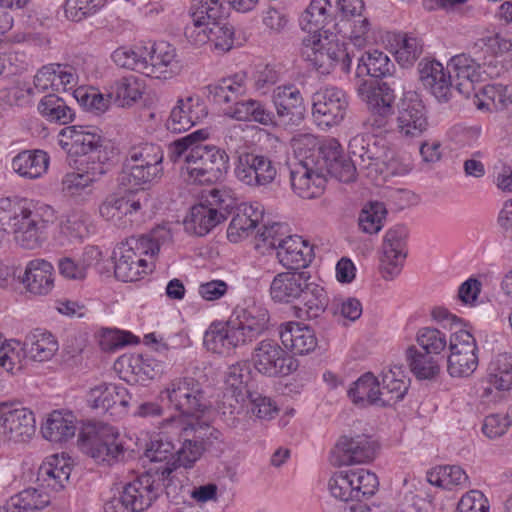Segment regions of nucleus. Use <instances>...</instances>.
Here are the masks:
<instances>
[{
    "mask_svg": "<svg viewBox=\"0 0 512 512\" xmlns=\"http://www.w3.org/2000/svg\"><path fill=\"white\" fill-rule=\"evenodd\" d=\"M386 209L383 203L374 202L364 207L360 213L358 224L368 234L378 233L383 227Z\"/></svg>",
    "mask_w": 512,
    "mask_h": 512,
    "instance_id": "774afa93",
    "label": "nucleus"
},
{
    "mask_svg": "<svg viewBox=\"0 0 512 512\" xmlns=\"http://www.w3.org/2000/svg\"><path fill=\"white\" fill-rule=\"evenodd\" d=\"M334 29L357 48L365 47L372 39L371 23L363 14L351 19H339L334 23Z\"/></svg>",
    "mask_w": 512,
    "mask_h": 512,
    "instance_id": "a19ab883",
    "label": "nucleus"
},
{
    "mask_svg": "<svg viewBox=\"0 0 512 512\" xmlns=\"http://www.w3.org/2000/svg\"><path fill=\"white\" fill-rule=\"evenodd\" d=\"M348 98L337 87H326L313 94L312 115L319 125L328 127L340 124L346 115Z\"/></svg>",
    "mask_w": 512,
    "mask_h": 512,
    "instance_id": "4468645a",
    "label": "nucleus"
},
{
    "mask_svg": "<svg viewBox=\"0 0 512 512\" xmlns=\"http://www.w3.org/2000/svg\"><path fill=\"white\" fill-rule=\"evenodd\" d=\"M234 174L238 181L251 188L267 187L275 181L278 168L268 156L244 152L236 160Z\"/></svg>",
    "mask_w": 512,
    "mask_h": 512,
    "instance_id": "9b49d317",
    "label": "nucleus"
},
{
    "mask_svg": "<svg viewBox=\"0 0 512 512\" xmlns=\"http://www.w3.org/2000/svg\"><path fill=\"white\" fill-rule=\"evenodd\" d=\"M302 56L321 73H329L339 66L343 72H349L352 55L337 36L326 31L308 35L302 42Z\"/></svg>",
    "mask_w": 512,
    "mask_h": 512,
    "instance_id": "20e7f679",
    "label": "nucleus"
},
{
    "mask_svg": "<svg viewBox=\"0 0 512 512\" xmlns=\"http://www.w3.org/2000/svg\"><path fill=\"white\" fill-rule=\"evenodd\" d=\"M117 365L125 368L127 373L134 375L136 381L154 379L162 374L164 369V364L161 361L141 354L123 355L118 359Z\"/></svg>",
    "mask_w": 512,
    "mask_h": 512,
    "instance_id": "58836bf2",
    "label": "nucleus"
},
{
    "mask_svg": "<svg viewBox=\"0 0 512 512\" xmlns=\"http://www.w3.org/2000/svg\"><path fill=\"white\" fill-rule=\"evenodd\" d=\"M408 231L404 226L397 225L389 229L383 241L381 271L385 279L397 276L407 255L406 239Z\"/></svg>",
    "mask_w": 512,
    "mask_h": 512,
    "instance_id": "f3484780",
    "label": "nucleus"
},
{
    "mask_svg": "<svg viewBox=\"0 0 512 512\" xmlns=\"http://www.w3.org/2000/svg\"><path fill=\"white\" fill-rule=\"evenodd\" d=\"M163 393L171 407L179 411L183 417L198 416L209 407L203 385L193 377L184 376L171 380Z\"/></svg>",
    "mask_w": 512,
    "mask_h": 512,
    "instance_id": "6e6552de",
    "label": "nucleus"
},
{
    "mask_svg": "<svg viewBox=\"0 0 512 512\" xmlns=\"http://www.w3.org/2000/svg\"><path fill=\"white\" fill-rule=\"evenodd\" d=\"M39 113L50 122L66 125L74 118L72 109L55 94L44 96L38 104Z\"/></svg>",
    "mask_w": 512,
    "mask_h": 512,
    "instance_id": "4d7b16f0",
    "label": "nucleus"
},
{
    "mask_svg": "<svg viewBox=\"0 0 512 512\" xmlns=\"http://www.w3.org/2000/svg\"><path fill=\"white\" fill-rule=\"evenodd\" d=\"M409 380L402 367H393L381 375L380 406H391L402 400L408 390Z\"/></svg>",
    "mask_w": 512,
    "mask_h": 512,
    "instance_id": "f704fd0d",
    "label": "nucleus"
},
{
    "mask_svg": "<svg viewBox=\"0 0 512 512\" xmlns=\"http://www.w3.org/2000/svg\"><path fill=\"white\" fill-rule=\"evenodd\" d=\"M21 282L29 293L47 295L54 288V267L44 259L31 260L26 265Z\"/></svg>",
    "mask_w": 512,
    "mask_h": 512,
    "instance_id": "a878e982",
    "label": "nucleus"
},
{
    "mask_svg": "<svg viewBox=\"0 0 512 512\" xmlns=\"http://www.w3.org/2000/svg\"><path fill=\"white\" fill-rule=\"evenodd\" d=\"M167 234L163 229L150 234L131 237L114 251V274L123 282H133L147 272L148 263L143 256H154L160 249V238Z\"/></svg>",
    "mask_w": 512,
    "mask_h": 512,
    "instance_id": "f03ea898",
    "label": "nucleus"
},
{
    "mask_svg": "<svg viewBox=\"0 0 512 512\" xmlns=\"http://www.w3.org/2000/svg\"><path fill=\"white\" fill-rule=\"evenodd\" d=\"M331 0H312L300 17V25L309 35L325 33V27L332 21L336 22Z\"/></svg>",
    "mask_w": 512,
    "mask_h": 512,
    "instance_id": "2f4dec72",
    "label": "nucleus"
},
{
    "mask_svg": "<svg viewBox=\"0 0 512 512\" xmlns=\"http://www.w3.org/2000/svg\"><path fill=\"white\" fill-rule=\"evenodd\" d=\"M106 172L107 167L97 164L87 165L86 170L82 173H67L61 181V190L67 196H79Z\"/></svg>",
    "mask_w": 512,
    "mask_h": 512,
    "instance_id": "79ce46f5",
    "label": "nucleus"
},
{
    "mask_svg": "<svg viewBox=\"0 0 512 512\" xmlns=\"http://www.w3.org/2000/svg\"><path fill=\"white\" fill-rule=\"evenodd\" d=\"M149 50L146 46L120 47L113 54L114 63L147 76Z\"/></svg>",
    "mask_w": 512,
    "mask_h": 512,
    "instance_id": "3c124183",
    "label": "nucleus"
},
{
    "mask_svg": "<svg viewBox=\"0 0 512 512\" xmlns=\"http://www.w3.org/2000/svg\"><path fill=\"white\" fill-rule=\"evenodd\" d=\"M509 87L502 84L486 85L482 89V97L475 103L477 108L489 111L506 109L512 103Z\"/></svg>",
    "mask_w": 512,
    "mask_h": 512,
    "instance_id": "bf43d9fd",
    "label": "nucleus"
},
{
    "mask_svg": "<svg viewBox=\"0 0 512 512\" xmlns=\"http://www.w3.org/2000/svg\"><path fill=\"white\" fill-rule=\"evenodd\" d=\"M130 400L131 396L127 389L114 384L102 383L89 391V401L92 407L103 411H109L117 405L127 408Z\"/></svg>",
    "mask_w": 512,
    "mask_h": 512,
    "instance_id": "473e14b6",
    "label": "nucleus"
},
{
    "mask_svg": "<svg viewBox=\"0 0 512 512\" xmlns=\"http://www.w3.org/2000/svg\"><path fill=\"white\" fill-rule=\"evenodd\" d=\"M118 436L108 425L89 423L80 430L78 444L82 452L96 462L111 464L124 455V447Z\"/></svg>",
    "mask_w": 512,
    "mask_h": 512,
    "instance_id": "0eeeda50",
    "label": "nucleus"
},
{
    "mask_svg": "<svg viewBox=\"0 0 512 512\" xmlns=\"http://www.w3.org/2000/svg\"><path fill=\"white\" fill-rule=\"evenodd\" d=\"M235 320L238 321V325H242V329L246 330L247 334L250 333L249 336L257 338L266 330L269 314L265 308L252 305L241 310Z\"/></svg>",
    "mask_w": 512,
    "mask_h": 512,
    "instance_id": "680f3d73",
    "label": "nucleus"
},
{
    "mask_svg": "<svg viewBox=\"0 0 512 512\" xmlns=\"http://www.w3.org/2000/svg\"><path fill=\"white\" fill-rule=\"evenodd\" d=\"M276 257L287 269L299 271L312 261L313 250L300 236L291 235L283 244H278Z\"/></svg>",
    "mask_w": 512,
    "mask_h": 512,
    "instance_id": "c85d7f7f",
    "label": "nucleus"
},
{
    "mask_svg": "<svg viewBox=\"0 0 512 512\" xmlns=\"http://www.w3.org/2000/svg\"><path fill=\"white\" fill-rule=\"evenodd\" d=\"M144 85L137 77L129 76L116 80L109 89L108 97L121 107L130 106L143 94Z\"/></svg>",
    "mask_w": 512,
    "mask_h": 512,
    "instance_id": "8fccbe9b",
    "label": "nucleus"
},
{
    "mask_svg": "<svg viewBox=\"0 0 512 512\" xmlns=\"http://www.w3.org/2000/svg\"><path fill=\"white\" fill-rule=\"evenodd\" d=\"M379 481L375 473L364 468H349L335 472L328 482L330 494L344 502L360 501L378 490ZM344 512H377L368 505L357 502L345 507Z\"/></svg>",
    "mask_w": 512,
    "mask_h": 512,
    "instance_id": "7ed1b4c3",
    "label": "nucleus"
},
{
    "mask_svg": "<svg viewBox=\"0 0 512 512\" xmlns=\"http://www.w3.org/2000/svg\"><path fill=\"white\" fill-rule=\"evenodd\" d=\"M163 151L157 144L142 142L128 150L123 172L131 186L145 188L163 175Z\"/></svg>",
    "mask_w": 512,
    "mask_h": 512,
    "instance_id": "39448f33",
    "label": "nucleus"
},
{
    "mask_svg": "<svg viewBox=\"0 0 512 512\" xmlns=\"http://www.w3.org/2000/svg\"><path fill=\"white\" fill-rule=\"evenodd\" d=\"M72 467L64 455H51L40 465L36 482L52 491L62 490L69 481Z\"/></svg>",
    "mask_w": 512,
    "mask_h": 512,
    "instance_id": "393cba45",
    "label": "nucleus"
},
{
    "mask_svg": "<svg viewBox=\"0 0 512 512\" xmlns=\"http://www.w3.org/2000/svg\"><path fill=\"white\" fill-rule=\"evenodd\" d=\"M46 221L32 211L25 202L10 198L0 199V229L14 236L31 229H45Z\"/></svg>",
    "mask_w": 512,
    "mask_h": 512,
    "instance_id": "ddd939ff",
    "label": "nucleus"
},
{
    "mask_svg": "<svg viewBox=\"0 0 512 512\" xmlns=\"http://www.w3.org/2000/svg\"><path fill=\"white\" fill-rule=\"evenodd\" d=\"M208 137L206 129H199L168 145V159L179 164L192 183L212 184L228 171L229 155L215 145L202 144Z\"/></svg>",
    "mask_w": 512,
    "mask_h": 512,
    "instance_id": "f257e3e1",
    "label": "nucleus"
},
{
    "mask_svg": "<svg viewBox=\"0 0 512 512\" xmlns=\"http://www.w3.org/2000/svg\"><path fill=\"white\" fill-rule=\"evenodd\" d=\"M391 66L390 59L385 53L379 50L368 51L358 59L356 75L381 78L390 73Z\"/></svg>",
    "mask_w": 512,
    "mask_h": 512,
    "instance_id": "6e6d98bb",
    "label": "nucleus"
},
{
    "mask_svg": "<svg viewBox=\"0 0 512 512\" xmlns=\"http://www.w3.org/2000/svg\"><path fill=\"white\" fill-rule=\"evenodd\" d=\"M126 504L133 512H141L151 506L158 497V487L153 476L147 472L124 486L122 492Z\"/></svg>",
    "mask_w": 512,
    "mask_h": 512,
    "instance_id": "bb28decb",
    "label": "nucleus"
},
{
    "mask_svg": "<svg viewBox=\"0 0 512 512\" xmlns=\"http://www.w3.org/2000/svg\"><path fill=\"white\" fill-rule=\"evenodd\" d=\"M165 432L171 436L189 437L194 443L200 444L203 450L220 435L217 429L206 424H193L183 416H173L172 421L166 424Z\"/></svg>",
    "mask_w": 512,
    "mask_h": 512,
    "instance_id": "cd10ccee",
    "label": "nucleus"
},
{
    "mask_svg": "<svg viewBox=\"0 0 512 512\" xmlns=\"http://www.w3.org/2000/svg\"><path fill=\"white\" fill-rule=\"evenodd\" d=\"M261 217V212L253 209L252 206L244 207L239 210L232 218L227 230V237L231 242H239L246 238L249 233L257 226Z\"/></svg>",
    "mask_w": 512,
    "mask_h": 512,
    "instance_id": "5fc2aeb1",
    "label": "nucleus"
},
{
    "mask_svg": "<svg viewBox=\"0 0 512 512\" xmlns=\"http://www.w3.org/2000/svg\"><path fill=\"white\" fill-rule=\"evenodd\" d=\"M488 382L498 391L512 389V354H498L490 363Z\"/></svg>",
    "mask_w": 512,
    "mask_h": 512,
    "instance_id": "603ef678",
    "label": "nucleus"
},
{
    "mask_svg": "<svg viewBox=\"0 0 512 512\" xmlns=\"http://www.w3.org/2000/svg\"><path fill=\"white\" fill-rule=\"evenodd\" d=\"M221 222L223 220L219 211L213 210L205 203H199L191 208L184 220V226L188 233L204 236Z\"/></svg>",
    "mask_w": 512,
    "mask_h": 512,
    "instance_id": "4c0bfd02",
    "label": "nucleus"
},
{
    "mask_svg": "<svg viewBox=\"0 0 512 512\" xmlns=\"http://www.w3.org/2000/svg\"><path fill=\"white\" fill-rule=\"evenodd\" d=\"M348 396L353 403L367 406H380V382L370 372L363 374L348 390Z\"/></svg>",
    "mask_w": 512,
    "mask_h": 512,
    "instance_id": "49530a36",
    "label": "nucleus"
},
{
    "mask_svg": "<svg viewBox=\"0 0 512 512\" xmlns=\"http://www.w3.org/2000/svg\"><path fill=\"white\" fill-rule=\"evenodd\" d=\"M250 368L246 362L230 365L224 373L225 396H230L236 403H241L251 393L248 390Z\"/></svg>",
    "mask_w": 512,
    "mask_h": 512,
    "instance_id": "ea45409f",
    "label": "nucleus"
},
{
    "mask_svg": "<svg viewBox=\"0 0 512 512\" xmlns=\"http://www.w3.org/2000/svg\"><path fill=\"white\" fill-rule=\"evenodd\" d=\"M207 116L206 107L199 98L187 97L179 99L171 110L167 120V128L173 132L189 130Z\"/></svg>",
    "mask_w": 512,
    "mask_h": 512,
    "instance_id": "b1692460",
    "label": "nucleus"
},
{
    "mask_svg": "<svg viewBox=\"0 0 512 512\" xmlns=\"http://www.w3.org/2000/svg\"><path fill=\"white\" fill-rule=\"evenodd\" d=\"M427 480L432 485L452 489L454 486L465 485L468 476L459 466H439L428 473Z\"/></svg>",
    "mask_w": 512,
    "mask_h": 512,
    "instance_id": "e2e57ef3",
    "label": "nucleus"
},
{
    "mask_svg": "<svg viewBox=\"0 0 512 512\" xmlns=\"http://www.w3.org/2000/svg\"><path fill=\"white\" fill-rule=\"evenodd\" d=\"M420 79L439 102H448L452 97L453 81L450 70L445 71L438 61H426L420 64Z\"/></svg>",
    "mask_w": 512,
    "mask_h": 512,
    "instance_id": "5701e85b",
    "label": "nucleus"
},
{
    "mask_svg": "<svg viewBox=\"0 0 512 512\" xmlns=\"http://www.w3.org/2000/svg\"><path fill=\"white\" fill-rule=\"evenodd\" d=\"M50 504L47 493L27 488L13 496L0 507V512H41Z\"/></svg>",
    "mask_w": 512,
    "mask_h": 512,
    "instance_id": "e433bc0d",
    "label": "nucleus"
},
{
    "mask_svg": "<svg viewBox=\"0 0 512 512\" xmlns=\"http://www.w3.org/2000/svg\"><path fill=\"white\" fill-rule=\"evenodd\" d=\"M448 68L454 73L455 88L466 96L474 89V84L484 80V75L491 78L500 76L507 67L503 64L500 68L492 60H484L477 63L470 55L462 53L453 56L448 62Z\"/></svg>",
    "mask_w": 512,
    "mask_h": 512,
    "instance_id": "1a4fd4ad",
    "label": "nucleus"
},
{
    "mask_svg": "<svg viewBox=\"0 0 512 512\" xmlns=\"http://www.w3.org/2000/svg\"><path fill=\"white\" fill-rule=\"evenodd\" d=\"M24 352V347L18 341H8L0 349V367L12 375L20 373L25 364Z\"/></svg>",
    "mask_w": 512,
    "mask_h": 512,
    "instance_id": "338daca9",
    "label": "nucleus"
},
{
    "mask_svg": "<svg viewBox=\"0 0 512 512\" xmlns=\"http://www.w3.org/2000/svg\"><path fill=\"white\" fill-rule=\"evenodd\" d=\"M303 293L300 299L304 303V309L299 308V311L304 312L308 319H316L320 317L327 309L329 298L327 292L323 287L309 281L308 288Z\"/></svg>",
    "mask_w": 512,
    "mask_h": 512,
    "instance_id": "052dcab7",
    "label": "nucleus"
},
{
    "mask_svg": "<svg viewBox=\"0 0 512 512\" xmlns=\"http://www.w3.org/2000/svg\"><path fill=\"white\" fill-rule=\"evenodd\" d=\"M76 423V416L71 411L54 410L48 415L41 432L50 442H66L74 437L77 430Z\"/></svg>",
    "mask_w": 512,
    "mask_h": 512,
    "instance_id": "c756f323",
    "label": "nucleus"
},
{
    "mask_svg": "<svg viewBox=\"0 0 512 512\" xmlns=\"http://www.w3.org/2000/svg\"><path fill=\"white\" fill-rule=\"evenodd\" d=\"M223 16L224 11L219 0H196L191 13V19L196 25L206 24V27L223 20Z\"/></svg>",
    "mask_w": 512,
    "mask_h": 512,
    "instance_id": "69168bd1",
    "label": "nucleus"
},
{
    "mask_svg": "<svg viewBox=\"0 0 512 512\" xmlns=\"http://www.w3.org/2000/svg\"><path fill=\"white\" fill-rule=\"evenodd\" d=\"M148 50V77L167 79L180 72L181 65L177 58L176 48L170 43L160 41Z\"/></svg>",
    "mask_w": 512,
    "mask_h": 512,
    "instance_id": "4be33fe9",
    "label": "nucleus"
},
{
    "mask_svg": "<svg viewBox=\"0 0 512 512\" xmlns=\"http://www.w3.org/2000/svg\"><path fill=\"white\" fill-rule=\"evenodd\" d=\"M280 339L286 349L298 355L308 354L317 346L314 331L296 322H288L281 326Z\"/></svg>",
    "mask_w": 512,
    "mask_h": 512,
    "instance_id": "7c9ffc66",
    "label": "nucleus"
},
{
    "mask_svg": "<svg viewBox=\"0 0 512 512\" xmlns=\"http://www.w3.org/2000/svg\"><path fill=\"white\" fill-rule=\"evenodd\" d=\"M23 347L27 356L35 362L51 360L59 348L56 338L41 329L31 331L25 337Z\"/></svg>",
    "mask_w": 512,
    "mask_h": 512,
    "instance_id": "72a5a7b5",
    "label": "nucleus"
},
{
    "mask_svg": "<svg viewBox=\"0 0 512 512\" xmlns=\"http://www.w3.org/2000/svg\"><path fill=\"white\" fill-rule=\"evenodd\" d=\"M338 466L365 464L375 458L376 444L367 435L342 436L335 445Z\"/></svg>",
    "mask_w": 512,
    "mask_h": 512,
    "instance_id": "a211bd4d",
    "label": "nucleus"
},
{
    "mask_svg": "<svg viewBox=\"0 0 512 512\" xmlns=\"http://www.w3.org/2000/svg\"><path fill=\"white\" fill-rule=\"evenodd\" d=\"M472 50L475 54L484 51L492 57V61L498 66L497 58L512 56V39L499 33L484 36L477 39Z\"/></svg>",
    "mask_w": 512,
    "mask_h": 512,
    "instance_id": "13d9d810",
    "label": "nucleus"
},
{
    "mask_svg": "<svg viewBox=\"0 0 512 512\" xmlns=\"http://www.w3.org/2000/svg\"><path fill=\"white\" fill-rule=\"evenodd\" d=\"M35 434L34 413L19 404L0 403V436L5 442L26 443Z\"/></svg>",
    "mask_w": 512,
    "mask_h": 512,
    "instance_id": "9d476101",
    "label": "nucleus"
},
{
    "mask_svg": "<svg viewBox=\"0 0 512 512\" xmlns=\"http://www.w3.org/2000/svg\"><path fill=\"white\" fill-rule=\"evenodd\" d=\"M277 121L283 126H298L305 115V105L300 91L293 86L277 87L273 91Z\"/></svg>",
    "mask_w": 512,
    "mask_h": 512,
    "instance_id": "6ab92c4d",
    "label": "nucleus"
},
{
    "mask_svg": "<svg viewBox=\"0 0 512 512\" xmlns=\"http://www.w3.org/2000/svg\"><path fill=\"white\" fill-rule=\"evenodd\" d=\"M172 421V417L165 419L160 425L159 438L152 441L146 450V457L152 462H166L165 466L176 460V442L178 436H171L165 432L166 424Z\"/></svg>",
    "mask_w": 512,
    "mask_h": 512,
    "instance_id": "c03bdc74",
    "label": "nucleus"
},
{
    "mask_svg": "<svg viewBox=\"0 0 512 512\" xmlns=\"http://www.w3.org/2000/svg\"><path fill=\"white\" fill-rule=\"evenodd\" d=\"M12 166L20 176L36 179L46 173L49 166V156L42 150L22 151L14 157Z\"/></svg>",
    "mask_w": 512,
    "mask_h": 512,
    "instance_id": "37998d69",
    "label": "nucleus"
},
{
    "mask_svg": "<svg viewBox=\"0 0 512 512\" xmlns=\"http://www.w3.org/2000/svg\"><path fill=\"white\" fill-rule=\"evenodd\" d=\"M450 355L447 371L451 377L471 376L478 367V348L473 335L466 330H459L450 337Z\"/></svg>",
    "mask_w": 512,
    "mask_h": 512,
    "instance_id": "f8f14e48",
    "label": "nucleus"
},
{
    "mask_svg": "<svg viewBox=\"0 0 512 512\" xmlns=\"http://www.w3.org/2000/svg\"><path fill=\"white\" fill-rule=\"evenodd\" d=\"M410 371L418 380H434L440 373V365L434 355L410 346L406 350Z\"/></svg>",
    "mask_w": 512,
    "mask_h": 512,
    "instance_id": "a18cd8bd",
    "label": "nucleus"
},
{
    "mask_svg": "<svg viewBox=\"0 0 512 512\" xmlns=\"http://www.w3.org/2000/svg\"><path fill=\"white\" fill-rule=\"evenodd\" d=\"M225 114L238 121L253 120L263 125L273 123V114L259 101L252 99L246 101L236 100L233 106L228 107Z\"/></svg>",
    "mask_w": 512,
    "mask_h": 512,
    "instance_id": "de8ad7c7",
    "label": "nucleus"
},
{
    "mask_svg": "<svg viewBox=\"0 0 512 512\" xmlns=\"http://www.w3.org/2000/svg\"><path fill=\"white\" fill-rule=\"evenodd\" d=\"M58 137L59 145L68 154L87 157L86 164L89 166L100 164L106 167L110 160L107 147L92 127L68 126L60 131Z\"/></svg>",
    "mask_w": 512,
    "mask_h": 512,
    "instance_id": "423d86ee",
    "label": "nucleus"
},
{
    "mask_svg": "<svg viewBox=\"0 0 512 512\" xmlns=\"http://www.w3.org/2000/svg\"><path fill=\"white\" fill-rule=\"evenodd\" d=\"M358 93L368 108H393L395 95L385 82L375 85L373 82L363 81L358 87Z\"/></svg>",
    "mask_w": 512,
    "mask_h": 512,
    "instance_id": "864d4df0",
    "label": "nucleus"
},
{
    "mask_svg": "<svg viewBox=\"0 0 512 512\" xmlns=\"http://www.w3.org/2000/svg\"><path fill=\"white\" fill-rule=\"evenodd\" d=\"M209 97L219 105L234 103L247 92L246 74L236 73L207 87Z\"/></svg>",
    "mask_w": 512,
    "mask_h": 512,
    "instance_id": "c9c22d12",
    "label": "nucleus"
},
{
    "mask_svg": "<svg viewBox=\"0 0 512 512\" xmlns=\"http://www.w3.org/2000/svg\"><path fill=\"white\" fill-rule=\"evenodd\" d=\"M395 58L402 66L412 65L423 52V43L417 37L400 34L395 39Z\"/></svg>",
    "mask_w": 512,
    "mask_h": 512,
    "instance_id": "0e129e2a",
    "label": "nucleus"
},
{
    "mask_svg": "<svg viewBox=\"0 0 512 512\" xmlns=\"http://www.w3.org/2000/svg\"><path fill=\"white\" fill-rule=\"evenodd\" d=\"M429 126L427 111L415 92H407L398 104L396 129L403 138L421 136Z\"/></svg>",
    "mask_w": 512,
    "mask_h": 512,
    "instance_id": "2eb2a0df",
    "label": "nucleus"
},
{
    "mask_svg": "<svg viewBox=\"0 0 512 512\" xmlns=\"http://www.w3.org/2000/svg\"><path fill=\"white\" fill-rule=\"evenodd\" d=\"M177 443L180 447L176 451V460L156 471L162 480L168 478L177 466L191 467L204 451L200 444L194 443L189 437H178Z\"/></svg>",
    "mask_w": 512,
    "mask_h": 512,
    "instance_id": "09e8293b",
    "label": "nucleus"
},
{
    "mask_svg": "<svg viewBox=\"0 0 512 512\" xmlns=\"http://www.w3.org/2000/svg\"><path fill=\"white\" fill-rule=\"evenodd\" d=\"M252 360L256 370L267 376L288 375L297 368L296 361L272 340L261 341Z\"/></svg>",
    "mask_w": 512,
    "mask_h": 512,
    "instance_id": "dca6fc26",
    "label": "nucleus"
},
{
    "mask_svg": "<svg viewBox=\"0 0 512 512\" xmlns=\"http://www.w3.org/2000/svg\"><path fill=\"white\" fill-rule=\"evenodd\" d=\"M310 278L304 271L290 270L278 273L271 282L270 296L279 303L298 300L308 288Z\"/></svg>",
    "mask_w": 512,
    "mask_h": 512,
    "instance_id": "412c9836",
    "label": "nucleus"
},
{
    "mask_svg": "<svg viewBox=\"0 0 512 512\" xmlns=\"http://www.w3.org/2000/svg\"><path fill=\"white\" fill-rule=\"evenodd\" d=\"M312 161L305 160L290 168V181L293 191L301 198L312 199L322 194L326 178L312 167Z\"/></svg>",
    "mask_w": 512,
    "mask_h": 512,
    "instance_id": "aec40b11",
    "label": "nucleus"
}]
</instances>
